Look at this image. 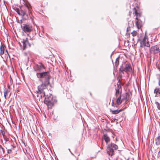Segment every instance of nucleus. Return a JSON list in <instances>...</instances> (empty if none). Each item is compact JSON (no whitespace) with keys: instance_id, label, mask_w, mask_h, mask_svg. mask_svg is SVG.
<instances>
[{"instance_id":"obj_1","label":"nucleus","mask_w":160,"mask_h":160,"mask_svg":"<svg viewBox=\"0 0 160 160\" xmlns=\"http://www.w3.org/2000/svg\"><path fill=\"white\" fill-rule=\"evenodd\" d=\"M37 75L38 78H41L42 84L38 87V90L37 91L38 94L40 95V97L45 96L44 90L46 89L47 86L50 84V76L49 72H48L42 73H37Z\"/></svg>"},{"instance_id":"obj_2","label":"nucleus","mask_w":160,"mask_h":160,"mask_svg":"<svg viewBox=\"0 0 160 160\" xmlns=\"http://www.w3.org/2000/svg\"><path fill=\"white\" fill-rule=\"evenodd\" d=\"M119 71L122 73H124V72H132V69L130 63L128 62H123L121 66Z\"/></svg>"},{"instance_id":"obj_3","label":"nucleus","mask_w":160,"mask_h":160,"mask_svg":"<svg viewBox=\"0 0 160 160\" xmlns=\"http://www.w3.org/2000/svg\"><path fill=\"white\" fill-rule=\"evenodd\" d=\"M118 148V147L116 144L111 143L107 146V153L109 155L112 156L114 154V150H117Z\"/></svg>"},{"instance_id":"obj_4","label":"nucleus","mask_w":160,"mask_h":160,"mask_svg":"<svg viewBox=\"0 0 160 160\" xmlns=\"http://www.w3.org/2000/svg\"><path fill=\"white\" fill-rule=\"evenodd\" d=\"M54 101L55 100L52 98V96L50 95L45 97L44 103L47 105L48 108H51L54 104Z\"/></svg>"},{"instance_id":"obj_5","label":"nucleus","mask_w":160,"mask_h":160,"mask_svg":"<svg viewBox=\"0 0 160 160\" xmlns=\"http://www.w3.org/2000/svg\"><path fill=\"white\" fill-rule=\"evenodd\" d=\"M146 46L148 47H150V45L148 41V36L145 34V36L143 39L141 41L140 47L142 48Z\"/></svg>"},{"instance_id":"obj_6","label":"nucleus","mask_w":160,"mask_h":160,"mask_svg":"<svg viewBox=\"0 0 160 160\" xmlns=\"http://www.w3.org/2000/svg\"><path fill=\"white\" fill-rule=\"evenodd\" d=\"M150 52L151 53L155 54L159 52V47L157 45L152 47L149 49Z\"/></svg>"},{"instance_id":"obj_7","label":"nucleus","mask_w":160,"mask_h":160,"mask_svg":"<svg viewBox=\"0 0 160 160\" xmlns=\"http://www.w3.org/2000/svg\"><path fill=\"white\" fill-rule=\"evenodd\" d=\"M23 44V50H25L26 49L29 48L30 47V44L29 43L28 38H26L23 40L22 42Z\"/></svg>"},{"instance_id":"obj_8","label":"nucleus","mask_w":160,"mask_h":160,"mask_svg":"<svg viewBox=\"0 0 160 160\" xmlns=\"http://www.w3.org/2000/svg\"><path fill=\"white\" fill-rule=\"evenodd\" d=\"M121 82L120 80H119L118 82L117 83V87L116 88V93H115V95L117 97L118 96V95L119 94L120 92H119V89L120 88H121V86L120 85Z\"/></svg>"},{"instance_id":"obj_9","label":"nucleus","mask_w":160,"mask_h":160,"mask_svg":"<svg viewBox=\"0 0 160 160\" xmlns=\"http://www.w3.org/2000/svg\"><path fill=\"white\" fill-rule=\"evenodd\" d=\"M44 68V66L42 64H37L34 67V69L35 70L41 71Z\"/></svg>"},{"instance_id":"obj_10","label":"nucleus","mask_w":160,"mask_h":160,"mask_svg":"<svg viewBox=\"0 0 160 160\" xmlns=\"http://www.w3.org/2000/svg\"><path fill=\"white\" fill-rule=\"evenodd\" d=\"M136 25L137 28L139 29L141 28L142 25V21L139 19H138L137 18H136L135 20Z\"/></svg>"},{"instance_id":"obj_11","label":"nucleus","mask_w":160,"mask_h":160,"mask_svg":"<svg viewBox=\"0 0 160 160\" xmlns=\"http://www.w3.org/2000/svg\"><path fill=\"white\" fill-rule=\"evenodd\" d=\"M23 30L26 33L30 32V26L28 25L25 24L22 28Z\"/></svg>"},{"instance_id":"obj_12","label":"nucleus","mask_w":160,"mask_h":160,"mask_svg":"<svg viewBox=\"0 0 160 160\" xmlns=\"http://www.w3.org/2000/svg\"><path fill=\"white\" fill-rule=\"evenodd\" d=\"M103 137L106 144L110 142V138L107 134H104Z\"/></svg>"},{"instance_id":"obj_13","label":"nucleus","mask_w":160,"mask_h":160,"mask_svg":"<svg viewBox=\"0 0 160 160\" xmlns=\"http://www.w3.org/2000/svg\"><path fill=\"white\" fill-rule=\"evenodd\" d=\"M116 102L117 104L120 105L121 104L122 102L123 101V99H121V95L120 94L118 97L116 99Z\"/></svg>"},{"instance_id":"obj_14","label":"nucleus","mask_w":160,"mask_h":160,"mask_svg":"<svg viewBox=\"0 0 160 160\" xmlns=\"http://www.w3.org/2000/svg\"><path fill=\"white\" fill-rule=\"evenodd\" d=\"M154 93H155V97L160 96V88L156 87L154 90Z\"/></svg>"},{"instance_id":"obj_15","label":"nucleus","mask_w":160,"mask_h":160,"mask_svg":"<svg viewBox=\"0 0 160 160\" xmlns=\"http://www.w3.org/2000/svg\"><path fill=\"white\" fill-rule=\"evenodd\" d=\"M10 91L8 89H5L4 91V96L5 101L7 100V98L9 97V96L8 97V94L10 92Z\"/></svg>"},{"instance_id":"obj_16","label":"nucleus","mask_w":160,"mask_h":160,"mask_svg":"<svg viewBox=\"0 0 160 160\" xmlns=\"http://www.w3.org/2000/svg\"><path fill=\"white\" fill-rule=\"evenodd\" d=\"M137 3H136L137 5L136 6V7H135L133 9V11L135 15H137L138 14V13L137 12L138 9L139 8V7L138 6V5H139L140 3L139 2H137Z\"/></svg>"},{"instance_id":"obj_17","label":"nucleus","mask_w":160,"mask_h":160,"mask_svg":"<svg viewBox=\"0 0 160 160\" xmlns=\"http://www.w3.org/2000/svg\"><path fill=\"white\" fill-rule=\"evenodd\" d=\"M124 108L123 109H121L119 110H110V112H112V114H115L118 113L122 111V110H124Z\"/></svg>"},{"instance_id":"obj_18","label":"nucleus","mask_w":160,"mask_h":160,"mask_svg":"<svg viewBox=\"0 0 160 160\" xmlns=\"http://www.w3.org/2000/svg\"><path fill=\"white\" fill-rule=\"evenodd\" d=\"M124 97L123 98H122V99H123L124 100H126V101H128L129 99V94L128 93H125L123 95Z\"/></svg>"},{"instance_id":"obj_19","label":"nucleus","mask_w":160,"mask_h":160,"mask_svg":"<svg viewBox=\"0 0 160 160\" xmlns=\"http://www.w3.org/2000/svg\"><path fill=\"white\" fill-rule=\"evenodd\" d=\"M155 143L157 145H160V136L155 138Z\"/></svg>"},{"instance_id":"obj_20","label":"nucleus","mask_w":160,"mask_h":160,"mask_svg":"<svg viewBox=\"0 0 160 160\" xmlns=\"http://www.w3.org/2000/svg\"><path fill=\"white\" fill-rule=\"evenodd\" d=\"M5 46L1 44L0 47V54L1 55H2L4 53V51L5 50Z\"/></svg>"},{"instance_id":"obj_21","label":"nucleus","mask_w":160,"mask_h":160,"mask_svg":"<svg viewBox=\"0 0 160 160\" xmlns=\"http://www.w3.org/2000/svg\"><path fill=\"white\" fill-rule=\"evenodd\" d=\"M119 58L120 57H118L116 59L115 62V65L116 67H117L119 65Z\"/></svg>"},{"instance_id":"obj_22","label":"nucleus","mask_w":160,"mask_h":160,"mask_svg":"<svg viewBox=\"0 0 160 160\" xmlns=\"http://www.w3.org/2000/svg\"><path fill=\"white\" fill-rule=\"evenodd\" d=\"M24 55L26 56L28 59V61H29V56H30V52H25L24 53Z\"/></svg>"},{"instance_id":"obj_23","label":"nucleus","mask_w":160,"mask_h":160,"mask_svg":"<svg viewBox=\"0 0 160 160\" xmlns=\"http://www.w3.org/2000/svg\"><path fill=\"white\" fill-rule=\"evenodd\" d=\"M25 7L28 9H29V8L30 7V4L28 2V1H26V2H25Z\"/></svg>"},{"instance_id":"obj_24","label":"nucleus","mask_w":160,"mask_h":160,"mask_svg":"<svg viewBox=\"0 0 160 160\" xmlns=\"http://www.w3.org/2000/svg\"><path fill=\"white\" fill-rule=\"evenodd\" d=\"M20 14H19V15H21L22 16H25L26 15V13L25 12H24L23 10H20Z\"/></svg>"},{"instance_id":"obj_25","label":"nucleus","mask_w":160,"mask_h":160,"mask_svg":"<svg viewBox=\"0 0 160 160\" xmlns=\"http://www.w3.org/2000/svg\"><path fill=\"white\" fill-rule=\"evenodd\" d=\"M131 34L133 37L136 36L137 34V32L136 31L134 30L131 32Z\"/></svg>"},{"instance_id":"obj_26","label":"nucleus","mask_w":160,"mask_h":160,"mask_svg":"<svg viewBox=\"0 0 160 160\" xmlns=\"http://www.w3.org/2000/svg\"><path fill=\"white\" fill-rule=\"evenodd\" d=\"M155 103L157 106V107L159 110H160V104L158 102H155Z\"/></svg>"},{"instance_id":"obj_27","label":"nucleus","mask_w":160,"mask_h":160,"mask_svg":"<svg viewBox=\"0 0 160 160\" xmlns=\"http://www.w3.org/2000/svg\"><path fill=\"white\" fill-rule=\"evenodd\" d=\"M14 9L15 11L17 12L18 14H20V11L19 9L18 8H14Z\"/></svg>"},{"instance_id":"obj_28","label":"nucleus","mask_w":160,"mask_h":160,"mask_svg":"<svg viewBox=\"0 0 160 160\" xmlns=\"http://www.w3.org/2000/svg\"><path fill=\"white\" fill-rule=\"evenodd\" d=\"M114 105V98H113V100H112V106H113Z\"/></svg>"},{"instance_id":"obj_29","label":"nucleus","mask_w":160,"mask_h":160,"mask_svg":"<svg viewBox=\"0 0 160 160\" xmlns=\"http://www.w3.org/2000/svg\"><path fill=\"white\" fill-rule=\"evenodd\" d=\"M0 132L3 135H4L5 134V132L2 130H0Z\"/></svg>"},{"instance_id":"obj_30","label":"nucleus","mask_w":160,"mask_h":160,"mask_svg":"<svg viewBox=\"0 0 160 160\" xmlns=\"http://www.w3.org/2000/svg\"><path fill=\"white\" fill-rule=\"evenodd\" d=\"M0 148H1L2 150V151L3 152H4V148L2 147V146H1L0 145Z\"/></svg>"},{"instance_id":"obj_31","label":"nucleus","mask_w":160,"mask_h":160,"mask_svg":"<svg viewBox=\"0 0 160 160\" xmlns=\"http://www.w3.org/2000/svg\"><path fill=\"white\" fill-rule=\"evenodd\" d=\"M158 157H160V150L158 152Z\"/></svg>"},{"instance_id":"obj_32","label":"nucleus","mask_w":160,"mask_h":160,"mask_svg":"<svg viewBox=\"0 0 160 160\" xmlns=\"http://www.w3.org/2000/svg\"><path fill=\"white\" fill-rule=\"evenodd\" d=\"M130 27H128L127 28V31H128L129 30H130Z\"/></svg>"},{"instance_id":"obj_33","label":"nucleus","mask_w":160,"mask_h":160,"mask_svg":"<svg viewBox=\"0 0 160 160\" xmlns=\"http://www.w3.org/2000/svg\"><path fill=\"white\" fill-rule=\"evenodd\" d=\"M158 85H159L160 86V78H159V79Z\"/></svg>"},{"instance_id":"obj_34","label":"nucleus","mask_w":160,"mask_h":160,"mask_svg":"<svg viewBox=\"0 0 160 160\" xmlns=\"http://www.w3.org/2000/svg\"><path fill=\"white\" fill-rule=\"evenodd\" d=\"M68 150H69V151L72 154V155H73V153L72 152H71L70 150V149H68Z\"/></svg>"},{"instance_id":"obj_35","label":"nucleus","mask_w":160,"mask_h":160,"mask_svg":"<svg viewBox=\"0 0 160 160\" xmlns=\"http://www.w3.org/2000/svg\"><path fill=\"white\" fill-rule=\"evenodd\" d=\"M135 2H138V0H134Z\"/></svg>"},{"instance_id":"obj_36","label":"nucleus","mask_w":160,"mask_h":160,"mask_svg":"<svg viewBox=\"0 0 160 160\" xmlns=\"http://www.w3.org/2000/svg\"><path fill=\"white\" fill-rule=\"evenodd\" d=\"M132 23L133 24V25L134 24V21H132Z\"/></svg>"},{"instance_id":"obj_37","label":"nucleus","mask_w":160,"mask_h":160,"mask_svg":"<svg viewBox=\"0 0 160 160\" xmlns=\"http://www.w3.org/2000/svg\"><path fill=\"white\" fill-rule=\"evenodd\" d=\"M103 142H102V145H103Z\"/></svg>"},{"instance_id":"obj_38","label":"nucleus","mask_w":160,"mask_h":160,"mask_svg":"<svg viewBox=\"0 0 160 160\" xmlns=\"http://www.w3.org/2000/svg\"><path fill=\"white\" fill-rule=\"evenodd\" d=\"M30 30H31V28Z\"/></svg>"}]
</instances>
